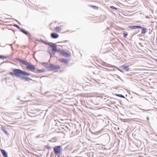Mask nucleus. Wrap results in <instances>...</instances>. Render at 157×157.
<instances>
[{"mask_svg": "<svg viewBox=\"0 0 157 157\" xmlns=\"http://www.w3.org/2000/svg\"><path fill=\"white\" fill-rule=\"evenodd\" d=\"M13 74L17 76H20L21 75L26 76H29L30 75L29 73L25 72L23 71L18 69H15L13 70ZM13 73L10 72L11 75H13Z\"/></svg>", "mask_w": 157, "mask_h": 157, "instance_id": "f257e3e1", "label": "nucleus"}, {"mask_svg": "<svg viewBox=\"0 0 157 157\" xmlns=\"http://www.w3.org/2000/svg\"><path fill=\"white\" fill-rule=\"evenodd\" d=\"M44 71V70H36V73H42Z\"/></svg>", "mask_w": 157, "mask_h": 157, "instance_id": "4468645a", "label": "nucleus"}, {"mask_svg": "<svg viewBox=\"0 0 157 157\" xmlns=\"http://www.w3.org/2000/svg\"><path fill=\"white\" fill-rule=\"evenodd\" d=\"M128 67L126 66H124V69H126V70L127 71H128L129 70V68H128Z\"/></svg>", "mask_w": 157, "mask_h": 157, "instance_id": "6ab92c4d", "label": "nucleus"}, {"mask_svg": "<svg viewBox=\"0 0 157 157\" xmlns=\"http://www.w3.org/2000/svg\"><path fill=\"white\" fill-rule=\"evenodd\" d=\"M147 119L148 120V117L147 118Z\"/></svg>", "mask_w": 157, "mask_h": 157, "instance_id": "393cba45", "label": "nucleus"}, {"mask_svg": "<svg viewBox=\"0 0 157 157\" xmlns=\"http://www.w3.org/2000/svg\"><path fill=\"white\" fill-rule=\"evenodd\" d=\"M128 28L130 29H136L137 28H142V27L140 26H129Z\"/></svg>", "mask_w": 157, "mask_h": 157, "instance_id": "0eeeda50", "label": "nucleus"}, {"mask_svg": "<svg viewBox=\"0 0 157 157\" xmlns=\"http://www.w3.org/2000/svg\"><path fill=\"white\" fill-rule=\"evenodd\" d=\"M14 26L16 27L17 28H19V26L15 24L13 25Z\"/></svg>", "mask_w": 157, "mask_h": 157, "instance_id": "5701e85b", "label": "nucleus"}, {"mask_svg": "<svg viewBox=\"0 0 157 157\" xmlns=\"http://www.w3.org/2000/svg\"><path fill=\"white\" fill-rule=\"evenodd\" d=\"M142 30H141V33L142 34H145L146 33L147 30V29L145 28H144L142 27Z\"/></svg>", "mask_w": 157, "mask_h": 157, "instance_id": "f8f14e48", "label": "nucleus"}, {"mask_svg": "<svg viewBox=\"0 0 157 157\" xmlns=\"http://www.w3.org/2000/svg\"><path fill=\"white\" fill-rule=\"evenodd\" d=\"M124 37H126L128 35V34H127L124 33Z\"/></svg>", "mask_w": 157, "mask_h": 157, "instance_id": "b1692460", "label": "nucleus"}, {"mask_svg": "<svg viewBox=\"0 0 157 157\" xmlns=\"http://www.w3.org/2000/svg\"><path fill=\"white\" fill-rule=\"evenodd\" d=\"M19 61H20V62L21 63L23 64H24L25 65H26L27 66V65H28V64L29 63L28 62H27L26 61L24 60H22V59L20 60Z\"/></svg>", "mask_w": 157, "mask_h": 157, "instance_id": "1a4fd4ad", "label": "nucleus"}, {"mask_svg": "<svg viewBox=\"0 0 157 157\" xmlns=\"http://www.w3.org/2000/svg\"><path fill=\"white\" fill-rule=\"evenodd\" d=\"M51 37L54 39L57 38L59 36L58 34L55 33H52L51 34Z\"/></svg>", "mask_w": 157, "mask_h": 157, "instance_id": "423d86ee", "label": "nucleus"}, {"mask_svg": "<svg viewBox=\"0 0 157 157\" xmlns=\"http://www.w3.org/2000/svg\"><path fill=\"white\" fill-rule=\"evenodd\" d=\"M22 78L23 79H25L26 80H27V81H29V80H31V79H30V78H28V77H22Z\"/></svg>", "mask_w": 157, "mask_h": 157, "instance_id": "f3484780", "label": "nucleus"}, {"mask_svg": "<svg viewBox=\"0 0 157 157\" xmlns=\"http://www.w3.org/2000/svg\"><path fill=\"white\" fill-rule=\"evenodd\" d=\"M4 56L0 55V59H3Z\"/></svg>", "mask_w": 157, "mask_h": 157, "instance_id": "4be33fe9", "label": "nucleus"}, {"mask_svg": "<svg viewBox=\"0 0 157 157\" xmlns=\"http://www.w3.org/2000/svg\"><path fill=\"white\" fill-rule=\"evenodd\" d=\"M90 7H92L93 8L95 9L98 10V7L97 6H90Z\"/></svg>", "mask_w": 157, "mask_h": 157, "instance_id": "2eb2a0df", "label": "nucleus"}, {"mask_svg": "<svg viewBox=\"0 0 157 157\" xmlns=\"http://www.w3.org/2000/svg\"><path fill=\"white\" fill-rule=\"evenodd\" d=\"M59 61L62 63H67V60L66 59L61 58L59 59Z\"/></svg>", "mask_w": 157, "mask_h": 157, "instance_id": "9d476101", "label": "nucleus"}, {"mask_svg": "<svg viewBox=\"0 0 157 157\" xmlns=\"http://www.w3.org/2000/svg\"><path fill=\"white\" fill-rule=\"evenodd\" d=\"M110 8L112 9H115V10L117 9V8H115L114 6H111Z\"/></svg>", "mask_w": 157, "mask_h": 157, "instance_id": "412c9836", "label": "nucleus"}, {"mask_svg": "<svg viewBox=\"0 0 157 157\" xmlns=\"http://www.w3.org/2000/svg\"><path fill=\"white\" fill-rule=\"evenodd\" d=\"M60 146H56L54 148V153L56 155L60 154L61 153Z\"/></svg>", "mask_w": 157, "mask_h": 157, "instance_id": "f03ea898", "label": "nucleus"}, {"mask_svg": "<svg viewBox=\"0 0 157 157\" xmlns=\"http://www.w3.org/2000/svg\"><path fill=\"white\" fill-rule=\"evenodd\" d=\"M27 68L30 71H33L36 69V67H35L33 65L30 63H29L28 65H27Z\"/></svg>", "mask_w": 157, "mask_h": 157, "instance_id": "20e7f679", "label": "nucleus"}, {"mask_svg": "<svg viewBox=\"0 0 157 157\" xmlns=\"http://www.w3.org/2000/svg\"><path fill=\"white\" fill-rule=\"evenodd\" d=\"M117 96L119 97H122V98L124 97V96L122 95L121 94H118V95H117Z\"/></svg>", "mask_w": 157, "mask_h": 157, "instance_id": "aec40b11", "label": "nucleus"}, {"mask_svg": "<svg viewBox=\"0 0 157 157\" xmlns=\"http://www.w3.org/2000/svg\"><path fill=\"white\" fill-rule=\"evenodd\" d=\"M42 65L44 66H47L48 64L46 63H41Z\"/></svg>", "mask_w": 157, "mask_h": 157, "instance_id": "a211bd4d", "label": "nucleus"}, {"mask_svg": "<svg viewBox=\"0 0 157 157\" xmlns=\"http://www.w3.org/2000/svg\"><path fill=\"white\" fill-rule=\"evenodd\" d=\"M60 54L66 57H67L70 56V54L63 51L61 52Z\"/></svg>", "mask_w": 157, "mask_h": 157, "instance_id": "39448f33", "label": "nucleus"}, {"mask_svg": "<svg viewBox=\"0 0 157 157\" xmlns=\"http://www.w3.org/2000/svg\"><path fill=\"white\" fill-rule=\"evenodd\" d=\"M55 29L57 32H59L61 29L60 27H57L55 28Z\"/></svg>", "mask_w": 157, "mask_h": 157, "instance_id": "ddd939ff", "label": "nucleus"}, {"mask_svg": "<svg viewBox=\"0 0 157 157\" xmlns=\"http://www.w3.org/2000/svg\"><path fill=\"white\" fill-rule=\"evenodd\" d=\"M1 151L3 156L5 157H7V153L5 151V150L3 149H1Z\"/></svg>", "mask_w": 157, "mask_h": 157, "instance_id": "6e6552de", "label": "nucleus"}, {"mask_svg": "<svg viewBox=\"0 0 157 157\" xmlns=\"http://www.w3.org/2000/svg\"><path fill=\"white\" fill-rule=\"evenodd\" d=\"M21 32L24 33V34L27 35L28 32L26 31H25L24 29H22L21 30Z\"/></svg>", "mask_w": 157, "mask_h": 157, "instance_id": "dca6fc26", "label": "nucleus"}, {"mask_svg": "<svg viewBox=\"0 0 157 157\" xmlns=\"http://www.w3.org/2000/svg\"><path fill=\"white\" fill-rule=\"evenodd\" d=\"M51 46L52 48V49L53 51L55 52L57 51V47L56 44H54L53 45H51Z\"/></svg>", "mask_w": 157, "mask_h": 157, "instance_id": "9b49d317", "label": "nucleus"}, {"mask_svg": "<svg viewBox=\"0 0 157 157\" xmlns=\"http://www.w3.org/2000/svg\"><path fill=\"white\" fill-rule=\"evenodd\" d=\"M47 67L53 70L58 69L60 68L59 66L57 65H54L52 64H50L48 66H47Z\"/></svg>", "mask_w": 157, "mask_h": 157, "instance_id": "7ed1b4c3", "label": "nucleus"}]
</instances>
